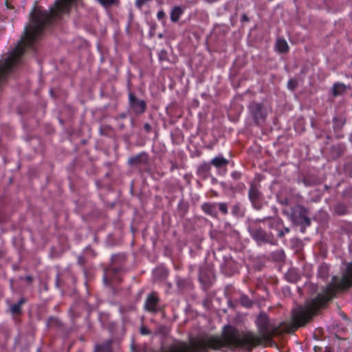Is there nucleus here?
<instances>
[{"label":"nucleus","instance_id":"39","mask_svg":"<svg viewBox=\"0 0 352 352\" xmlns=\"http://www.w3.org/2000/svg\"><path fill=\"white\" fill-rule=\"evenodd\" d=\"M2 256V253L0 252V257Z\"/></svg>","mask_w":352,"mask_h":352},{"label":"nucleus","instance_id":"4","mask_svg":"<svg viewBox=\"0 0 352 352\" xmlns=\"http://www.w3.org/2000/svg\"><path fill=\"white\" fill-rule=\"evenodd\" d=\"M251 114L257 124L263 123L267 114V109L262 104L252 103L250 107Z\"/></svg>","mask_w":352,"mask_h":352},{"label":"nucleus","instance_id":"23","mask_svg":"<svg viewBox=\"0 0 352 352\" xmlns=\"http://www.w3.org/2000/svg\"><path fill=\"white\" fill-rule=\"evenodd\" d=\"M219 210L224 214L227 213L228 210H227V206L223 204V203H221V204H219Z\"/></svg>","mask_w":352,"mask_h":352},{"label":"nucleus","instance_id":"14","mask_svg":"<svg viewBox=\"0 0 352 352\" xmlns=\"http://www.w3.org/2000/svg\"><path fill=\"white\" fill-rule=\"evenodd\" d=\"M228 163V161L223 157H215L212 160V164L216 167H222L226 166Z\"/></svg>","mask_w":352,"mask_h":352},{"label":"nucleus","instance_id":"35","mask_svg":"<svg viewBox=\"0 0 352 352\" xmlns=\"http://www.w3.org/2000/svg\"><path fill=\"white\" fill-rule=\"evenodd\" d=\"M297 280V277H294L291 279V281H296Z\"/></svg>","mask_w":352,"mask_h":352},{"label":"nucleus","instance_id":"16","mask_svg":"<svg viewBox=\"0 0 352 352\" xmlns=\"http://www.w3.org/2000/svg\"><path fill=\"white\" fill-rule=\"evenodd\" d=\"M203 210L210 215H215V208L214 206L206 204L202 206Z\"/></svg>","mask_w":352,"mask_h":352},{"label":"nucleus","instance_id":"19","mask_svg":"<svg viewBox=\"0 0 352 352\" xmlns=\"http://www.w3.org/2000/svg\"><path fill=\"white\" fill-rule=\"evenodd\" d=\"M336 212L339 214H343L346 212V207L343 204H338L336 207Z\"/></svg>","mask_w":352,"mask_h":352},{"label":"nucleus","instance_id":"18","mask_svg":"<svg viewBox=\"0 0 352 352\" xmlns=\"http://www.w3.org/2000/svg\"><path fill=\"white\" fill-rule=\"evenodd\" d=\"M102 6L105 7L111 6L112 5H118V0H98Z\"/></svg>","mask_w":352,"mask_h":352},{"label":"nucleus","instance_id":"13","mask_svg":"<svg viewBox=\"0 0 352 352\" xmlns=\"http://www.w3.org/2000/svg\"><path fill=\"white\" fill-rule=\"evenodd\" d=\"M25 299L21 298L17 304L11 306V312L14 314H20L21 312V307L25 303Z\"/></svg>","mask_w":352,"mask_h":352},{"label":"nucleus","instance_id":"30","mask_svg":"<svg viewBox=\"0 0 352 352\" xmlns=\"http://www.w3.org/2000/svg\"><path fill=\"white\" fill-rule=\"evenodd\" d=\"M25 278L28 283H31L33 280L32 277L30 276H26Z\"/></svg>","mask_w":352,"mask_h":352},{"label":"nucleus","instance_id":"20","mask_svg":"<svg viewBox=\"0 0 352 352\" xmlns=\"http://www.w3.org/2000/svg\"><path fill=\"white\" fill-rule=\"evenodd\" d=\"M298 85V82L292 79L288 82L287 87L290 90H294Z\"/></svg>","mask_w":352,"mask_h":352},{"label":"nucleus","instance_id":"27","mask_svg":"<svg viewBox=\"0 0 352 352\" xmlns=\"http://www.w3.org/2000/svg\"><path fill=\"white\" fill-rule=\"evenodd\" d=\"M180 207L185 212L186 211L187 208H188V206L186 204H182L181 203L180 204Z\"/></svg>","mask_w":352,"mask_h":352},{"label":"nucleus","instance_id":"26","mask_svg":"<svg viewBox=\"0 0 352 352\" xmlns=\"http://www.w3.org/2000/svg\"><path fill=\"white\" fill-rule=\"evenodd\" d=\"M165 13L163 11H160L157 13V17L159 19H162L164 17Z\"/></svg>","mask_w":352,"mask_h":352},{"label":"nucleus","instance_id":"9","mask_svg":"<svg viewBox=\"0 0 352 352\" xmlns=\"http://www.w3.org/2000/svg\"><path fill=\"white\" fill-rule=\"evenodd\" d=\"M260 195L261 194L258 189L255 186H252L249 190V197L254 204L258 200Z\"/></svg>","mask_w":352,"mask_h":352},{"label":"nucleus","instance_id":"32","mask_svg":"<svg viewBox=\"0 0 352 352\" xmlns=\"http://www.w3.org/2000/svg\"><path fill=\"white\" fill-rule=\"evenodd\" d=\"M177 19L179 18V14L182 13V10L180 8L177 7Z\"/></svg>","mask_w":352,"mask_h":352},{"label":"nucleus","instance_id":"11","mask_svg":"<svg viewBox=\"0 0 352 352\" xmlns=\"http://www.w3.org/2000/svg\"><path fill=\"white\" fill-rule=\"evenodd\" d=\"M252 236L258 241H266L265 233L261 230H253L252 231Z\"/></svg>","mask_w":352,"mask_h":352},{"label":"nucleus","instance_id":"29","mask_svg":"<svg viewBox=\"0 0 352 352\" xmlns=\"http://www.w3.org/2000/svg\"><path fill=\"white\" fill-rule=\"evenodd\" d=\"M56 287H59L60 286V279L58 276L56 278Z\"/></svg>","mask_w":352,"mask_h":352},{"label":"nucleus","instance_id":"31","mask_svg":"<svg viewBox=\"0 0 352 352\" xmlns=\"http://www.w3.org/2000/svg\"><path fill=\"white\" fill-rule=\"evenodd\" d=\"M285 231H280L278 234V236L283 237L285 235Z\"/></svg>","mask_w":352,"mask_h":352},{"label":"nucleus","instance_id":"24","mask_svg":"<svg viewBox=\"0 0 352 352\" xmlns=\"http://www.w3.org/2000/svg\"><path fill=\"white\" fill-rule=\"evenodd\" d=\"M171 20L173 21H176V7H174L173 9H172V12H171Z\"/></svg>","mask_w":352,"mask_h":352},{"label":"nucleus","instance_id":"36","mask_svg":"<svg viewBox=\"0 0 352 352\" xmlns=\"http://www.w3.org/2000/svg\"><path fill=\"white\" fill-rule=\"evenodd\" d=\"M54 322H56L55 319H50V324Z\"/></svg>","mask_w":352,"mask_h":352},{"label":"nucleus","instance_id":"12","mask_svg":"<svg viewBox=\"0 0 352 352\" xmlns=\"http://www.w3.org/2000/svg\"><path fill=\"white\" fill-rule=\"evenodd\" d=\"M276 48L280 53H286L289 50V46L285 40L278 39L276 42Z\"/></svg>","mask_w":352,"mask_h":352},{"label":"nucleus","instance_id":"21","mask_svg":"<svg viewBox=\"0 0 352 352\" xmlns=\"http://www.w3.org/2000/svg\"><path fill=\"white\" fill-rule=\"evenodd\" d=\"M241 304L245 307H250L251 305V301L246 297L243 296L241 300Z\"/></svg>","mask_w":352,"mask_h":352},{"label":"nucleus","instance_id":"7","mask_svg":"<svg viewBox=\"0 0 352 352\" xmlns=\"http://www.w3.org/2000/svg\"><path fill=\"white\" fill-rule=\"evenodd\" d=\"M147 160V157L144 153H141L135 157H131L129 162L131 166H137L142 163L146 162Z\"/></svg>","mask_w":352,"mask_h":352},{"label":"nucleus","instance_id":"37","mask_svg":"<svg viewBox=\"0 0 352 352\" xmlns=\"http://www.w3.org/2000/svg\"><path fill=\"white\" fill-rule=\"evenodd\" d=\"M171 109H173V107H168V111H170Z\"/></svg>","mask_w":352,"mask_h":352},{"label":"nucleus","instance_id":"28","mask_svg":"<svg viewBox=\"0 0 352 352\" xmlns=\"http://www.w3.org/2000/svg\"><path fill=\"white\" fill-rule=\"evenodd\" d=\"M144 129L147 131H150L151 127V126L149 125V124L146 123L144 124Z\"/></svg>","mask_w":352,"mask_h":352},{"label":"nucleus","instance_id":"2","mask_svg":"<svg viewBox=\"0 0 352 352\" xmlns=\"http://www.w3.org/2000/svg\"><path fill=\"white\" fill-rule=\"evenodd\" d=\"M352 285V263L346 266V272L341 278L333 276L327 286V301L332 298L339 289H345Z\"/></svg>","mask_w":352,"mask_h":352},{"label":"nucleus","instance_id":"17","mask_svg":"<svg viewBox=\"0 0 352 352\" xmlns=\"http://www.w3.org/2000/svg\"><path fill=\"white\" fill-rule=\"evenodd\" d=\"M168 332L169 329L166 327L161 326L156 330L155 334L165 336L168 333Z\"/></svg>","mask_w":352,"mask_h":352},{"label":"nucleus","instance_id":"38","mask_svg":"<svg viewBox=\"0 0 352 352\" xmlns=\"http://www.w3.org/2000/svg\"><path fill=\"white\" fill-rule=\"evenodd\" d=\"M177 285H178V286L182 285V284L180 283V282L177 283Z\"/></svg>","mask_w":352,"mask_h":352},{"label":"nucleus","instance_id":"1","mask_svg":"<svg viewBox=\"0 0 352 352\" xmlns=\"http://www.w3.org/2000/svg\"><path fill=\"white\" fill-rule=\"evenodd\" d=\"M259 335L252 333L240 332L234 327L228 326L223 329L221 337L204 336L192 340L190 344L177 342V352H208L209 349L217 350L221 347L241 348L251 351L261 344H271L272 338L280 334L285 329L270 324L265 314L257 318Z\"/></svg>","mask_w":352,"mask_h":352},{"label":"nucleus","instance_id":"5","mask_svg":"<svg viewBox=\"0 0 352 352\" xmlns=\"http://www.w3.org/2000/svg\"><path fill=\"white\" fill-rule=\"evenodd\" d=\"M129 100L131 105L136 113H142L144 111L146 104L144 100H138L133 94H130Z\"/></svg>","mask_w":352,"mask_h":352},{"label":"nucleus","instance_id":"3","mask_svg":"<svg viewBox=\"0 0 352 352\" xmlns=\"http://www.w3.org/2000/svg\"><path fill=\"white\" fill-rule=\"evenodd\" d=\"M308 213V210L303 206L300 205L296 206L292 209L291 219L295 225H300L305 228L311 223Z\"/></svg>","mask_w":352,"mask_h":352},{"label":"nucleus","instance_id":"6","mask_svg":"<svg viewBox=\"0 0 352 352\" xmlns=\"http://www.w3.org/2000/svg\"><path fill=\"white\" fill-rule=\"evenodd\" d=\"M159 302V298L155 296V293H152L149 295L146 299L145 303V309L151 312H157V306Z\"/></svg>","mask_w":352,"mask_h":352},{"label":"nucleus","instance_id":"25","mask_svg":"<svg viewBox=\"0 0 352 352\" xmlns=\"http://www.w3.org/2000/svg\"><path fill=\"white\" fill-rule=\"evenodd\" d=\"M6 6L8 9H14V6L10 3V0H6Z\"/></svg>","mask_w":352,"mask_h":352},{"label":"nucleus","instance_id":"10","mask_svg":"<svg viewBox=\"0 0 352 352\" xmlns=\"http://www.w3.org/2000/svg\"><path fill=\"white\" fill-rule=\"evenodd\" d=\"M346 90V86L342 83L335 84L333 88V94L334 96L342 95Z\"/></svg>","mask_w":352,"mask_h":352},{"label":"nucleus","instance_id":"15","mask_svg":"<svg viewBox=\"0 0 352 352\" xmlns=\"http://www.w3.org/2000/svg\"><path fill=\"white\" fill-rule=\"evenodd\" d=\"M345 122L344 119L342 118H333V127L336 129H340Z\"/></svg>","mask_w":352,"mask_h":352},{"label":"nucleus","instance_id":"8","mask_svg":"<svg viewBox=\"0 0 352 352\" xmlns=\"http://www.w3.org/2000/svg\"><path fill=\"white\" fill-rule=\"evenodd\" d=\"M118 270L117 268H111L109 269L106 271L105 275L104 277V281L107 285L110 284L111 279H113V276L117 274Z\"/></svg>","mask_w":352,"mask_h":352},{"label":"nucleus","instance_id":"22","mask_svg":"<svg viewBox=\"0 0 352 352\" xmlns=\"http://www.w3.org/2000/svg\"><path fill=\"white\" fill-rule=\"evenodd\" d=\"M140 333L142 335H150L151 334V331L144 325H142L140 327Z\"/></svg>","mask_w":352,"mask_h":352},{"label":"nucleus","instance_id":"34","mask_svg":"<svg viewBox=\"0 0 352 352\" xmlns=\"http://www.w3.org/2000/svg\"><path fill=\"white\" fill-rule=\"evenodd\" d=\"M285 232L288 233L289 232V229L288 228H285Z\"/></svg>","mask_w":352,"mask_h":352},{"label":"nucleus","instance_id":"33","mask_svg":"<svg viewBox=\"0 0 352 352\" xmlns=\"http://www.w3.org/2000/svg\"><path fill=\"white\" fill-rule=\"evenodd\" d=\"M243 21H249L248 17L245 14L243 16Z\"/></svg>","mask_w":352,"mask_h":352}]
</instances>
